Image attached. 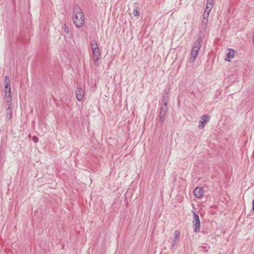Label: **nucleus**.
Listing matches in <instances>:
<instances>
[{"label":"nucleus","mask_w":254,"mask_h":254,"mask_svg":"<svg viewBox=\"0 0 254 254\" xmlns=\"http://www.w3.org/2000/svg\"><path fill=\"white\" fill-rule=\"evenodd\" d=\"M4 95H12L10 87H7V88H4Z\"/></svg>","instance_id":"nucleus-15"},{"label":"nucleus","mask_w":254,"mask_h":254,"mask_svg":"<svg viewBox=\"0 0 254 254\" xmlns=\"http://www.w3.org/2000/svg\"><path fill=\"white\" fill-rule=\"evenodd\" d=\"M73 21L77 27H81L84 22V16L81 9L78 5H74L73 9Z\"/></svg>","instance_id":"nucleus-1"},{"label":"nucleus","mask_w":254,"mask_h":254,"mask_svg":"<svg viewBox=\"0 0 254 254\" xmlns=\"http://www.w3.org/2000/svg\"><path fill=\"white\" fill-rule=\"evenodd\" d=\"M170 99V95L169 92H164L163 93L162 105H167V102Z\"/></svg>","instance_id":"nucleus-7"},{"label":"nucleus","mask_w":254,"mask_h":254,"mask_svg":"<svg viewBox=\"0 0 254 254\" xmlns=\"http://www.w3.org/2000/svg\"><path fill=\"white\" fill-rule=\"evenodd\" d=\"M203 190L201 187H197L193 190V195L197 198L201 197L203 194Z\"/></svg>","instance_id":"nucleus-6"},{"label":"nucleus","mask_w":254,"mask_h":254,"mask_svg":"<svg viewBox=\"0 0 254 254\" xmlns=\"http://www.w3.org/2000/svg\"><path fill=\"white\" fill-rule=\"evenodd\" d=\"M193 213L192 225L194 232L197 233L199 231L200 226V222L199 216L195 213L194 211H192Z\"/></svg>","instance_id":"nucleus-3"},{"label":"nucleus","mask_w":254,"mask_h":254,"mask_svg":"<svg viewBox=\"0 0 254 254\" xmlns=\"http://www.w3.org/2000/svg\"><path fill=\"white\" fill-rule=\"evenodd\" d=\"M180 236V232L178 231H175L174 232V238L173 239L174 242H178L179 240Z\"/></svg>","instance_id":"nucleus-13"},{"label":"nucleus","mask_w":254,"mask_h":254,"mask_svg":"<svg viewBox=\"0 0 254 254\" xmlns=\"http://www.w3.org/2000/svg\"><path fill=\"white\" fill-rule=\"evenodd\" d=\"M139 11L136 10V9H135L133 11V14L134 15V16H137L139 15Z\"/></svg>","instance_id":"nucleus-20"},{"label":"nucleus","mask_w":254,"mask_h":254,"mask_svg":"<svg viewBox=\"0 0 254 254\" xmlns=\"http://www.w3.org/2000/svg\"><path fill=\"white\" fill-rule=\"evenodd\" d=\"M33 140L34 141V142H37L38 141V138L37 136H34L33 137Z\"/></svg>","instance_id":"nucleus-21"},{"label":"nucleus","mask_w":254,"mask_h":254,"mask_svg":"<svg viewBox=\"0 0 254 254\" xmlns=\"http://www.w3.org/2000/svg\"><path fill=\"white\" fill-rule=\"evenodd\" d=\"M208 16H209V15H207L205 13H203V18H205V19L208 20Z\"/></svg>","instance_id":"nucleus-22"},{"label":"nucleus","mask_w":254,"mask_h":254,"mask_svg":"<svg viewBox=\"0 0 254 254\" xmlns=\"http://www.w3.org/2000/svg\"><path fill=\"white\" fill-rule=\"evenodd\" d=\"M91 49H92V53H93L92 60H93V62H95V45L93 44V43H92V44H91Z\"/></svg>","instance_id":"nucleus-14"},{"label":"nucleus","mask_w":254,"mask_h":254,"mask_svg":"<svg viewBox=\"0 0 254 254\" xmlns=\"http://www.w3.org/2000/svg\"><path fill=\"white\" fill-rule=\"evenodd\" d=\"M4 99L6 105L8 106V105L11 106V101H12V95H4Z\"/></svg>","instance_id":"nucleus-11"},{"label":"nucleus","mask_w":254,"mask_h":254,"mask_svg":"<svg viewBox=\"0 0 254 254\" xmlns=\"http://www.w3.org/2000/svg\"><path fill=\"white\" fill-rule=\"evenodd\" d=\"M168 111V107L167 105H161L159 111V122L163 123L166 119V114Z\"/></svg>","instance_id":"nucleus-4"},{"label":"nucleus","mask_w":254,"mask_h":254,"mask_svg":"<svg viewBox=\"0 0 254 254\" xmlns=\"http://www.w3.org/2000/svg\"><path fill=\"white\" fill-rule=\"evenodd\" d=\"M76 98L78 101L83 99L84 94V90L79 85L77 86L75 91Z\"/></svg>","instance_id":"nucleus-5"},{"label":"nucleus","mask_w":254,"mask_h":254,"mask_svg":"<svg viewBox=\"0 0 254 254\" xmlns=\"http://www.w3.org/2000/svg\"><path fill=\"white\" fill-rule=\"evenodd\" d=\"M176 244V242H174V241H173V243H172V247H171V248H173L175 246V244Z\"/></svg>","instance_id":"nucleus-23"},{"label":"nucleus","mask_w":254,"mask_h":254,"mask_svg":"<svg viewBox=\"0 0 254 254\" xmlns=\"http://www.w3.org/2000/svg\"><path fill=\"white\" fill-rule=\"evenodd\" d=\"M202 39L199 37L194 42L191 51L190 60L191 62H194L198 55V52L201 46Z\"/></svg>","instance_id":"nucleus-2"},{"label":"nucleus","mask_w":254,"mask_h":254,"mask_svg":"<svg viewBox=\"0 0 254 254\" xmlns=\"http://www.w3.org/2000/svg\"><path fill=\"white\" fill-rule=\"evenodd\" d=\"M96 49H98V45L97 44H96Z\"/></svg>","instance_id":"nucleus-25"},{"label":"nucleus","mask_w":254,"mask_h":254,"mask_svg":"<svg viewBox=\"0 0 254 254\" xmlns=\"http://www.w3.org/2000/svg\"><path fill=\"white\" fill-rule=\"evenodd\" d=\"M4 88H7V87H10V80L8 76L4 77Z\"/></svg>","instance_id":"nucleus-12"},{"label":"nucleus","mask_w":254,"mask_h":254,"mask_svg":"<svg viewBox=\"0 0 254 254\" xmlns=\"http://www.w3.org/2000/svg\"><path fill=\"white\" fill-rule=\"evenodd\" d=\"M208 117V115H203L200 117V120L199 121L198 126L199 128L201 129L204 127L205 124L207 122V118Z\"/></svg>","instance_id":"nucleus-8"},{"label":"nucleus","mask_w":254,"mask_h":254,"mask_svg":"<svg viewBox=\"0 0 254 254\" xmlns=\"http://www.w3.org/2000/svg\"><path fill=\"white\" fill-rule=\"evenodd\" d=\"M208 23V20L205 18H203L201 25L203 28H205Z\"/></svg>","instance_id":"nucleus-18"},{"label":"nucleus","mask_w":254,"mask_h":254,"mask_svg":"<svg viewBox=\"0 0 254 254\" xmlns=\"http://www.w3.org/2000/svg\"><path fill=\"white\" fill-rule=\"evenodd\" d=\"M253 210L254 211V199L253 200Z\"/></svg>","instance_id":"nucleus-24"},{"label":"nucleus","mask_w":254,"mask_h":254,"mask_svg":"<svg viewBox=\"0 0 254 254\" xmlns=\"http://www.w3.org/2000/svg\"><path fill=\"white\" fill-rule=\"evenodd\" d=\"M235 54V51L234 50L232 49H228V52L227 53L226 60L228 61H230V60L231 59H232L234 58Z\"/></svg>","instance_id":"nucleus-10"},{"label":"nucleus","mask_w":254,"mask_h":254,"mask_svg":"<svg viewBox=\"0 0 254 254\" xmlns=\"http://www.w3.org/2000/svg\"><path fill=\"white\" fill-rule=\"evenodd\" d=\"M6 118L7 120H10L12 118V111L11 106L8 105L5 109Z\"/></svg>","instance_id":"nucleus-9"},{"label":"nucleus","mask_w":254,"mask_h":254,"mask_svg":"<svg viewBox=\"0 0 254 254\" xmlns=\"http://www.w3.org/2000/svg\"><path fill=\"white\" fill-rule=\"evenodd\" d=\"M214 5V0H207L206 5L212 7Z\"/></svg>","instance_id":"nucleus-17"},{"label":"nucleus","mask_w":254,"mask_h":254,"mask_svg":"<svg viewBox=\"0 0 254 254\" xmlns=\"http://www.w3.org/2000/svg\"><path fill=\"white\" fill-rule=\"evenodd\" d=\"M64 30L66 33H68L69 32V29L65 24H64Z\"/></svg>","instance_id":"nucleus-19"},{"label":"nucleus","mask_w":254,"mask_h":254,"mask_svg":"<svg viewBox=\"0 0 254 254\" xmlns=\"http://www.w3.org/2000/svg\"><path fill=\"white\" fill-rule=\"evenodd\" d=\"M212 7H210L209 6H206L204 13L206 14L207 15H209L210 11Z\"/></svg>","instance_id":"nucleus-16"}]
</instances>
